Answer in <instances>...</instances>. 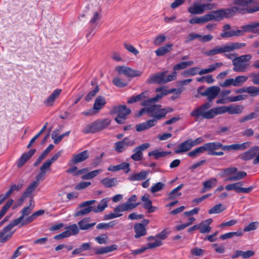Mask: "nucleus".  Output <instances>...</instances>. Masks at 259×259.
I'll list each match as a JSON object with an SVG mask.
<instances>
[{"label": "nucleus", "mask_w": 259, "mask_h": 259, "mask_svg": "<svg viewBox=\"0 0 259 259\" xmlns=\"http://www.w3.org/2000/svg\"><path fill=\"white\" fill-rule=\"evenodd\" d=\"M234 6L227 9H219L222 19L230 18L236 14L244 15L259 11V6L255 0H234Z\"/></svg>", "instance_id": "1"}, {"label": "nucleus", "mask_w": 259, "mask_h": 259, "mask_svg": "<svg viewBox=\"0 0 259 259\" xmlns=\"http://www.w3.org/2000/svg\"><path fill=\"white\" fill-rule=\"evenodd\" d=\"M212 104L210 103L205 102L194 109L190 113V115L195 117L196 120L200 116L203 119H211L218 115L226 113L228 111L227 106H218L206 111L210 108Z\"/></svg>", "instance_id": "2"}, {"label": "nucleus", "mask_w": 259, "mask_h": 259, "mask_svg": "<svg viewBox=\"0 0 259 259\" xmlns=\"http://www.w3.org/2000/svg\"><path fill=\"white\" fill-rule=\"evenodd\" d=\"M252 58L250 54L236 57L232 60L233 70L237 72H245L248 70L249 64L248 63Z\"/></svg>", "instance_id": "3"}, {"label": "nucleus", "mask_w": 259, "mask_h": 259, "mask_svg": "<svg viewBox=\"0 0 259 259\" xmlns=\"http://www.w3.org/2000/svg\"><path fill=\"white\" fill-rule=\"evenodd\" d=\"M219 10L212 11L200 17H195L190 19L189 23L191 24H204L210 21H220L222 20Z\"/></svg>", "instance_id": "4"}, {"label": "nucleus", "mask_w": 259, "mask_h": 259, "mask_svg": "<svg viewBox=\"0 0 259 259\" xmlns=\"http://www.w3.org/2000/svg\"><path fill=\"white\" fill-rule=\"evenodd\" d=\"M153 98H148L141 103V105L145 107L141 109L137 114L136 115V117H140L144 114L147 113L149 117L155 118L156 115V108L154 102L157 101H152L151 99Z\"/></svg>", "instance_id": "5"}, {"label": "nucleus", "mask_w": 259, "mask_h": 259, "mask_svg": "<svg viewBox=\"0 0 259 259\" xmlns=\"http://www.w3.org/2000/svg\"><path fill=\"white\" fill-rule=\"evenodd\" d=\"M221 89L218 86H211L204 89V87H199L197 92L201 96L206 97L207 102L210 103L213 101L219 94Z\"/></svg>", "instance_id": "6"}, {"label": "nucleus", "mask_w": 259, "mask_h": 259, "mask_svg": "<svg viewBox=\"0 0 259 259\" xmlns=\"http://www.w3.org/2000/svg\"><path fill=\"white\" fill-rule=\"evenodd\" d=\"M137 200V196L135 194L132 195L125 202L121 203L115 207L114 211L115 212H123L136 208L141 204L139 202H136Z\"/></svg>", "instance_id": "7"}, {"label": "nucleus", "mask_w": 259, "mask_h": 259, "mask_svg": "<svg viewBox=\"0 0 259 259\" xmlns=\"http://www.w3.org/2000/svg\"><path fill=\"white\" fill-rule=\"evenodd\" d=\"M112 112L117 115L115 118L116 122L118 124H122L124 122L127 116L131 113V110L127 108L126 105H119L113 107Z\"/></svg>", "instance_id": "8"}, {"label": "nucleus", "mask_w": 259, "mask_h": 259, "mask_svg": "<svg viewBox=\"0 0 259 259\" xmlns=\"http://www.w3.org/2000/svg\"><path fill=\"white\" fill-rule=\"evenodd\" d=\"M241 29H237L233 35L242 36L245 32H251L259 34V22L252 21L250 23L241 26Z\"/></svg>", "instance_id": "9"}, {"label": "nucleus", "mask_w": 259, "mask_h": 259, "mask_svg": "<svg viewBox=\"0 0 259 259\" xmlns=\"http://www.w3.org/2000/svg\"><path fill=\"white\" fill-rule=\"evenodd\" d=\"M136 144L134 139L129 137H125L122 140L114 143V150L118 153L125 151L128 147H132Z\"/></svg>", "instance_id": "10"}, {"label": "nucleus", "mask_w": 259, "mask_h": 259, "mask_svg": "<svg viewBox=\"0 0 259 259\" xmlns=\"http://www.w3.org/2000/svg\"><path fill=\"white\" fill-rule=\"evenodd\" d=\"M244 183L242 182L228 184L226 186L225 189L227 191L234 190L237 193H249L254 188L251 186L248 188H243Z\"/></svg>", "instance_id": "11"}, {"label": "nucleus", "mask_w": 259, "mask_h": 259, "mask_svg": "<svg viewBox=\"0 0 259 259\" xmlns=\"http://www.w3.org/2000/svg\"><path fill=\"white\" fill-rule=\"evenodd\" d=\"M155 91L159 93L157 94L154 97H153V99H151L152 101H158L164 96L170 93H174L175 95H180L182 92V90L181 89H171L167 90L165 87L163 86L156 88Z\"/></svg>", "instance_id": "12"}, {"label": "nucleus", "mask_w": 259, "mask_h": 259, "mask_svg": "<svg viewBox=\"0 0 259 259\" xmlns=\"http://www.w3.org/2000/svg\"><path fill=\"white\" fill-rule=\"evenodd\" d=\"M115 70L119 74H123L125 76L130 77L140 76L142 74L141 71L135 70L125 66H118L115 67Z\"/></svg>", "instance_id": "13"}, {"label": "nucleus", "mask_w": 259, "mask_h": 259, "mask_svg": "<svg viewBox=\"0 0 259 259\" xmlns=\"http://www.w3.org/2000/svg\"><path fill=\"white\" fill-rule=\"evenodd\" d=\"M96 202V201L95 200H91L81 203L79 205V207L83 208L75 212L74 217L84 215L90 213L91 211H94V206L91 205Z\"/></svg>", "instance_id": "14"}, {"label": "nucleus", "mask_w": 259, "mask_h": 259, "mask_svg": "<svg viewBox=\"0 0 259 259\" xmlns=\"http://www.w3.org/2000/svg\"><path fill=\"white\" fill-rule=\"evenodd\" d=\"M150 146L149 143H145L136 147L133 150L134 153L131 155V159L136 161H141L143 157V151L149 148Z\"/></svg>", "instance_id": "15"}, {"label": "nucleus", "mask_w": 259, "mask_h": 259, "mask_svg": "<svg viewBox=\"0 0 259 259\" xmlns=\"http://www.w3.org/2000/svg\"><path fill=\"white\" fill-rule=\"evenodd\" d=\"M251 144V143L250 142H246L241 144H234L230 145H223L222 144V146L220 147V149L224 151H243L249 148Z\"/></svg>", "instance_id": "16"}, {"label": "nucleus", "mask_w": 259, "mask_h": 259, "mask_svg": "<svg viewBox=\"0 0 259 259\" xmlns=\"http://www.w3.org/2000/svg\"><path fill=\"white\" fill-rule=\"evenodd\" d=\"M167 72V71H165L152 74L147 78L146 82L149 84H164V77L165 76Z\"/></svg>", "instance_id": "17"}, {"label": "nucleus", "mask_w": 259, "mask_h": 259, "mask_svg": "<svg viewBox=\"0 0 259 259\" xmlns=\"http://www.w3.org/2000/svg\"><path fill=\"white\" fill-rule=\"evenodd\" d=\"M62 151H59L51 158L47 159L40 167V171L42 172L44 175H46L47 170L50 169V166L53 163L56 161L58 158L61 155Z\"/></svg>", "instance_id": "18"}, {"label": "nucleus", "mask_w": 259, "mask_h": 259, "mask_svg": "<svg viewBox=\"0 0 259 259\" xmlns=\"http://www.w3.org/2000/svg\"><path fill=\"white\" fill-rule=\"evenodd\" d=\"M45 177V175L43 174L42 172H40L36 176L35 179L36 180L33 181L26 189V190L23 192L27 196H29L32 192L34 191L36 188L38 186L39 184V181L41 180H43Z\"/></svg>", "instance_id": "19"}, {"label": "nucleus", "mask_w": 259, "mask_h": 259, "mask_svg": "<svg viewBox=\"0 0 259 259\" xmlns=\"http://www.w3.org/2000/svg\"><path fill=\"white\" fill-rule=\"evenodd\" d=\"M89 151L87 150H84L77 154L73 155L71 159L69 161V164L71 165L81 162L86 160L89 157Z\"/></svg>", "instance_id": "20"}, {"label": "nucleus", "mask_w": 259, "mask_h": 259, "mask_svg": "<svg viewBox=\"0 0 259 259\" xmlns=\"http://www.w3.org/2000/svg\"><path fill=\"white\" fill-rule=\"evenodd\" d=\"M157 119L156 118L149 119L145 122L139 123L136 125V129L138 132H141L143 131L148 130L153 127L157 124Z\"/></svg>", "instance_id": "21"}, {"label": "nucleus", "mask_w": 259, "mask_h": 259, "mask_svg": "<svg viewBox=\"0 0 259 259\" xmlns=\"http://www.w3.org/2000/svg\"><path fill=\"white\" fill-rule=\"evenodd\" d=\"M259 151V147L254 146L251 147L246 152L242 153L240 156V158L244 161H248L253 159Z\"/></svg>", "instance_id": "22"}, {"label": "nucleus", "mask_w": 259, "mask_h": 259, "mask_svg": "<svg viewBox=\"0 0 259 259\" xmlns=\"http://www.w3.org/2000/svg\"><path fill=\"white\" fill-rule=\"evenodd\" d=\"M141 200L143 202V208L147 210L148 213L154 212L157 209V207L152 206V202L149 199V195L148 194L143 195L141 198Z\"/></svg>", "instance_id": "23"}, {"label": "nucleus", "mask_w": 259, "mask_h": 259, "mask_svg": "<svg viewBox=\"0 0 259 259\" xmlns=\"http://www.w3.org/2000/svg\"><path fill=\"white\" fill-rule=\"evenodd\" d=\"M192 147L193 146L190 141V139H188L179 144L176 148L175 152L176 154L185 153L190 150Z\"/></svg>", "instance_id": "24"}, {"label": "nucleus", "mask_w": 259, "mask_h": 259, "mask_svg": "<svg viewBox=\"0 0 259 259\" xmlns=\"http://www.w3.org/2000/svg\"><path fill=\"white\" fill-rule=\"evenodd\" d=\"M157 106L156 108V115L155 118L157 120H160L165 117L168 113L171 112L173 109L171 107H167L166 108H161V105L160 104H155Z\"/></svg>", "instance_id": "25"}, {"label": "nucleus", "mask_w": 259, "mask_h": 259, "mask_svg": "<svg viewBox=\"0 0 259 259\" xmlns=\"http://www.w3.org/2000/svg\"><path fill=\"white\" fill-rule=\"evenodd\" d=\"M35 152L36 149H32L28 152L23 153L18 160L17 166L18 167H21L22 166L25 164V163L34 154Z\"/></svg>", "instance_id": "26"}, {"label": "nucleus", "mask_w": 259, "mask_h": 259, "mask_svg": "<svg viewBox=\"0 0 259 259\" xmlns=\"http://www.w3.org/2000/svg\"><path fill=\"white\" fill-rule=\"evenodd\" d=\"M32 209L33 207H30V206L25 207L21 211L22 215L19 218L14 220L11 223L12 225H14V227L19 225L23 220L24 217L29 214L32 211Z\"/></svg>", "instance_id": "27"}, {"label": "nucleus", "mask_w": 259, "mask_h": 259, "mask_svg": "<svg viewBox=\"0 0 259 259\" xmlns=\"http://www.w3.org/2000/svg\"><path fill=\"white\" fill-rule=\"evenodd\" d=\"M134 231L135 235L134 237L135 238H139L144 236L147 234V230L144 224L142 223H137L134 226Z\"/></svg>", "instance_id": "28"}, {"label": "nucleus", "mask_w": 259, "mask_h": 259, "mask_svg": "<svg viewBox=\"0 0 259 259\" xmlns=\"http://www.w3.org/2000/svg\"><path fill=\"white\" fill-rule=\"evenodd\" d=\"M117 245L116 244H113L110 246L105 247H99L98 248H95V253L97 255L103 254L107 253L117 249Z\"/></svg>", "instance_id": "29"}, {"label": "nucleus", "mask_w": 259, "mask_h": 259, "mask_svg": "<svg viewBox=\"0 0 259 259\" xmlns=\"http://www.w3.org/2000/svg\"><path fill=\"white\" fill-rule=\"evenodd\" d=\"M61 89L55 90L49 97L44 102V104L47 106H52L53 105L56 99L59 96L61 93Z\"/></svg>", "instance_id": "30"}, {"label": "nucleus", "mask_w": 259, "mask_h": 259, "mask_svg": "<svg viewBox=\"0 0 259 259\" xmlns=\"http://www.w3.org/2000/svg\"><path fill=\"white\" fill-rule=\"evenodd\" d=\"M130 163L128 162H122L120 164L116 165H112L108 167V171H116L120 170H125V172L128 173L130 171Z\"/></svg>", "instance_id": "31"}, {"label": "nucleus", "mask_w": 259, "mask_h": 259, "mask_svg": "<svg viewBox=\"0 0 259 259\" xmlns=\"http://www.w3.org/2000/svg\"><path fill=\"white\" fill-rule=\"evenodd\" d=\"M218 183L216 178H210L203 183V188L201 189V192L204 193L207 191L210 190L212 188L215 187Z\"/></svg>", "instance_id": "32"}, {"label": "nucleus", "mask_w": 259, "mask_h": 259, "mask_svg": "<svg viewBox=\"0 0 259 259\" xmlns=\"http://www.w3.org/2000/svg\"><path fill=\"white\" fill-rule=\"evenodd\" d=\"M106 104V101L105 97L99 96L96 98L93 108L98 113L105 106Z\"/></svg>", "instance_id": "33"}, {"label": "nucleus", "mask_w": 259, "mask_h": 259, "mask_svg": "<svg viewBox=\"0 0 259 259\" xmlns=\"http://www.w3.org/2000/svg\"><path fill=\"white\" fill-rule=\"evenodd\" d=\"M226 52H228L226 45L223 47L217 46L213 49L205 52L204 54L207 56H211Z\"/></svg>", "instance_id": "34"}, {"label": "nucleus", "mask_w": 259, "mask_h": 259, "mask_svg": "<svg viewBox=\"0 0 259 259\" xmlns=\"http://www.w3.org/2000/svg\"><path fill=\"white\" fill-rule=\"evenodd\" d=\"M203 145L205 151H207L208 155H210V153H213L215 150L220 149L222 143L219 142H213L204 144Z\"/></svg>", "instance_id": "35"}, {"label": "nucleus", "mask_w": 259, "mask_h": 259, "mask_svg": "<svg viewBox=\"0 0 259 259\" xmlns=\"http://www.w3.org/2000/svg\"><path fill=\"white\" fill-rule=\"evenodd\" d=\"M244 107L241 105L232 104L230 106H227V109L229 114H238L242 112Z\"/></svg>", "instance_id": "36"}, {"label": "nucleus", "mask_w": 259, "mask_h": 259, "mask_svg": "<svg viewBox=\"0 0 259 259\" xmlns=\"http://www.w3.org/2000/svg\"><path fill=\"white\" fill-rule=\"evenodd\" d=\"M148 96V92L146 91L142 92L139 95H138L137 96H133L131 97L128 100H127V103L128 104H132L135 102H137L139 101L142 102L146 99H147V97Z\"/></svg>", "instance_id": "37"}, {"label": "nucleus", "mask_w": 259, "mask_h": 259, "mask_svg": "<svg viewBox=\"0 0 259 259\" xmlns=\"http://www.w3.org/2000/svg\"><path fill=\"white\" fill-rule=\"evenodd\" d=\"M148 174V171L143 170L139 173L131 175L128 177V180L131 181H142L147 178Z\"/></svg>", "instance_id": "38"}, {"label": "nucleus", "mask_w": 259, "mask_h": 259, "mask_svg": "<svg viewBox=\"0 0 259 259\" xmlns=\"http://www.w3.org/2000/svg\"><path fill=\"white\" fill-rule=\"evenodd\" d=\"M172 44H167L164 46L160 47L155 51L157 56H162L169 52L172 49Z\"/></svg>", "instance_id": "39"}, {"label": "nucleus", "mask_w": 259, "mask_h": 259, "mask_svg": "<svg viewBox=\"0 0 259 259\" xmlns=\"http://www.w3.org/2000/svg\"><path fill=\"white\" fill-rule=\"evenodd\" d=\"M231 28L230 24H225L223 26V32L221 34V36L223 38L232 37L233 36H239L240 35H233L234 32H236L237 30H231L228 31Z\"/></svg>", "instance_id": "40"}, {"label": "nucleus", "mask_w": 259, "mask_h": 259, "mask_svg": "<svg viewBox=\"0 0 259 259\" xmlns=\"http://www.w3.org/2000/svg\"><path fill=\"white\" fill-rule=\"evenodd\" d=\"M238 170V168L236 167H229L226 168H223L221 169V172L219 174V175L223 178L225 177H227L228 178L230 176H233L235 175Z\"/></svg>", "instance_id": "41"}, {"label": "nucleus", "mask_w": 259, "mask_h": 259, "mask_svg": "<svg viewBox=\"0 0 259 259\" xmlns=\"http://www.w3.org/2000/svg\"><path fill=\"white\" fill-rule=\"evenodd\" d=\"M82 132L85 134L99 132L96 120L87 124L83 129Z\"/></svg>", "instance_id": "42"}, {"label": "nucleus", "mask_w": 259, "mask_h": 259, "mask_svg": "<svg viewBox=\"0 0 259 259\" xmlns=\"http://www.w3.org/2000/svg\"><path fill=\"white\" fill-rule=\"evenodd\" d=\"M90 220V219L89 218H85L80 221L78 223L80 229L83 230H88L96 225V223L89 224Z\"/></svg>", "instance_id": "43"}, {"label": "nucleus", "mask_w": 259, "mask_h": 259, "mask_svg": "<svg viewBox=\"0 0 259 259\" xmlns=\"http://www.w3.org/2000/svg\"><path fill=\"white\" fill-rule=\"evenodd\" d=\"M101 183L106 188H111L117 185V180L116 178H105L101 180Z\"/></svg>", "instance_id": "44"}, {"label": "nucleus", "mask_w": 259, "mask_h": 259, "mask_svg": "<svg viewBox=\"0 0 259 259\" xmlns=\"http://www.w3.org/2000/svg\"><path fill=\"white\" fill-rule=\"evenodd\" d=\"M108 198H105L102 199L99 203L97 206H94V212L95 213L101 212L108 206Z\"/></svg>", "instance_id": "45"}, {"label": "nucleus", "mask_w": 259, "mask_h": 259, "mask_svg": "<svg viewBox=\"0 0 259 259\" xmlns=\"http://www.w3.org/2000/svg\"><path fill=\"white\" fill-rule=\"evenodd\" d=\"M247 176V173L244 171H239L235 173L233 176L229 177L225 180L227 181L234 182L240 180Z\"/></svg>", "instance_id": "46"}, {"label": "nucleus", "mask_w": 259, "mask_h": 259, "mask_svg": "<svg viewBox=\"0 0 259 259\" xmlns=\"http://www.w3.org/2000/svg\"><path fill=\"white\" fill-rule=\"evenodd\" d=\"M98 131L100 132L107 128L111 123V120L109 118H104L102 119H98L96 120Z\"/></svg>", "instance_id": "47"}, {"label": "nucleus", "mask_w": 259, "mask_h": 259, "mask_svg": "<svg viewBox=\"0 0 259 259\" xmlns=\"http://www.w3.org/2000/svg\"><path fill=\"white\" fill-rule=\"evenodd\" d=\"M171 153V152L170 151H159L158 150H154L149 152L148 153V156H153L155 159H158L160 157H165L170 154Z\"/></svg>", "instance_id": "48"}, {"label": "nucleus", "mask_w": 259, "mask_h": 259, "mask_svg": "<svg viewBox=\"0 0 259 259\" xmlns=\"http://www.w3.org/2000/svg\"><path fill=\"white\" fill-rule=\"evenodd\" d=\"M194 64L193 61L190 60L185 62H181L178 64H177L173 67V70L176 72L177 70L184 69L188 66H190Z\"/></svg>", "instance_id": "49"}, {"label": "nucleus", "mask_w": 259, "mask_h": 259, "mask_svg": "<svg viewBox=\"0 0 259 259\" xmlns=\"http://www.w3.org/2000/svg\"><path fill=\"white\" fill-rule=\"evenodd\" d=\"M188 11L192 14H201L203 13L202 5L195 4L188 9Z\"/></svg>", "instance_id": "50"}, {"label": "nucleus", "mask_w": 259, "mask_h": 259, "mask_svg": "<svg viewBox=\"0 0 259 259\" xmlns=\"http://www.w3.org/2000/svg\"><path fill=\"white\" fill-rule=\"evenodd\" d=\"M66 232H67L68 237L76 235L79 233V229L76 224H73L66 227Z\"/></svg>", "instance_id": "51"}, {"label": "nucleus", "mask_w": 259, "mask_h": 259, "mask_svg": "<svg viewBox=\"0 0 259 259\" xmlns=\"http://www.w3.org/2000/svg\"><path fill=\"white\" fill-rule=\"evenodd\" d=\"M245 46L246 44L244 42H234L231 44L230 45H226L228 52L241 49Z\"/></svg>", "instance_id": "52"}, {"label": "nucleus", "mask_w": 259, "mask_h": 259, "mask_svg": "<svg viewBox=\"0 0 259 259\" xmlns=\"http://www.w3.org/2000/svg\"><path fill=\"white\" fill-rule=\"evenodd\" d=\"M204 151H205V149L204 148V145H203L189 152L188 156L190 157L194 158Z\"/></svg>", "instance_id": "53"}, {"label": "nucleus", "mask_w": 259, "mask_h": 259, "mask_svg": "<svg viewBox=\"0 0 259 259\" xmlns=\"http://www.w3.org/2000/svg\"><path fill=\"white\" fill-rule=\"evenodd\" d=\"M116 224V221H112L108 223H101L97 225V228L99 230L107 229L109 228H112Z\"/></svg>", "instance_id": "54"}, {"label": "nucleus", "mask_w": 259, "mask_h": 259, "mask_svg": "<svg viewBox=\"0 0 259 259\" xmlns=\"http://www.w3.org/2000/svg\"><path fill=\"white\" fill-rule=\"evenodd\" d=\"M248 79V77L244 75H239L234 79V87H239L243 84Z\"/></svg>", "instance_id": "55"}, {"label": "nucleus", "mask_w": 259, "mask_h": 259, "mask_svg": "<svg viewBox=\"0 0 259 259\" xmlns=\"http://www.w3.org/2000/svg\"><path fill=\"white\" fill-rule=\"evenodd\" d=\"M225 210L222 204H218L212 207L208 210L209 214L219 213Z\"/></svg>", "instance_id": "56"}, {"label": "nucleus", "mask_w": 259, "mask_h": 259, "mask_svg": "<svg viewBox=\"0 0 259 259\" xmlns=\"http://www.w3.org/2000/svg\"><path fill=\"white\" fill-rule=\"evenodd\" d=\"M92 13L93 16L89 23L91 25L97 24V22L101 19V15L100 12L98 11H93Z\"/></svg>", "instance_id": "57"}, {"label": "nucleus", "mask_w": 259, "mask_h": 259, "mask_svg": "<svg viewBox=\"0 0 259 259\" xmlns=\"http://www.w3.org/2000/svg\"><path fill=\"white\" fill-rule=\"evenodd\" d=\"M99 91V88L98 85H97L95 89L90 91L85 97L84 99L86 101H90L92 98L95 96V95Z\"/></svg>", "instance_id": "58"}, {"label": "nucleus", "mask_w": 259, "mask_h": 259, "mask_svg": "<svg viewBox=\"0 0 259 259\" xmlns=\"http://www.w3.org/2000/svg\"><path fill=\"white\" fill-rule=\"evenodd\" d=\"M258 115H259L255 111L254 112L250 113L249 114L244 116L242 118L240 119L239 122L240 123L244 122L246 121L258 117Z\"/></svg>", "instance_id": "59"}, {"label": "nucleus", "mask_w": 259, "mask_h": 259, "mask_svg": "<svg viewBox=\"0 0 259 259\" xmlns=\"http://www.w3.org/2000/svg\"><path fill=\"white\" fill-rule=\"evenodd\" d=\"M108 239V237L107 234H103L100 236L95 237V240L100 244H107Z\"/></svg>", "instance_id": "60"}, {"label": "nucleus", "mask_w": 259, "mask_h": 259, "mask_svg": "<svg viewBox=\"0 0 259 259\" xmlns=\"http://www.w3.org/2000/svg\"><path fill=\"white\" fill-rule=\"evenodd\" d=\"M246 96L245 95H238L236 96H230L226 98L228 102H234L238 101L243 100L246 98Z\"/></svg>", "instance_id": "61"}, {"label": "nucleus", "mask_w": 259, "mask_h": 259, "mask_svg": "<svg viewBox=\"0 0 259 259\" xmlns=\"http://www.w3.org/2000/svg\"><path fill=\"white\" fill-rule=\"evenodd\" d=\"M164 184L162 182H158L151 187V192L152 193H156L161 190L164 187Z\"/></svg>", "instance_id": "62"}, {"label": "nucleus", "mask_w": 259, "mask_h": 259, "mask_svg": "<svg viewBox=\"0 0 259 259\" xmlns=\"http://www.w3.org/2000/svg\"><path fill=\"white\" fill-rule=\"evenodd\" d=\"M198 225H200L199 229L200 232L202 234L209 233L211 230L210 226L206 225L202 223L199 224Z\"/></svg>", "instance_id": "63"}, {"label": "nucleus", "mask_w": 259, "mask_h": 259, "mask_svg": "<svg viewBox=\"0 0 259 259\" xmlns=\"http://www.w3.org/2000/svg\"><path fill=\"white\" fill-rule=\"evenodd\" d=\"M113 83L117 87L123 88L126 86L127 83L123 82L121 79L118 77H114L113 79Z\"/></svg>", "instance_id": "64"}]
</instances>
